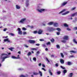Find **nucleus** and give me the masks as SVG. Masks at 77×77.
<instances>
[{"mask_svg": "<svg viewBox=\"0 0 77 77\" xmlns=\"http://www.w3.org/2000/svg\"><path fill=\"white\" fill-rule=\"evenodd\" d=\"M1 57H2V62H1V63H2L3 62H4V61L5 60V59H6V58H9V56H8V55L7 54L3 53L2 54Z\"/></svg>", "mask_w": 77, "mask_h": 77, "instance_id": "obj_1", "label": "nucleus"}, {"mask_svg": "<svg viewBox=\"0 0 77 77\" xmlns=\"http://www.w3.org/2000/svg\"><path fill=\"white\" fill-rule=\"evenodd\" d=\"M47 30L51 32L56 30V29L53 27H48L47 28Z\"/></svg>", "mask_w": 77, "mask_h": 77, "instance_id": "obj_2", "label": "nucleus"}, {"mask_svg": "<svg viewBox=\"0 0 77 77\" xmlns=\"http://www.w3.org/2000/svg\"><path fill=\"white\" fill-rule=\"evenodd\" d=\"M38 12H40V13H42L44 12H45L47 10L45 9H37Z\"/></svg>", "mask_w": 77, "mask_h": 77, "instance_id": "obj_3", "label": "nucleus"}, {"mask_svg": "<svg viewBox=\"0 0 77 77\" xmlns=\"http://www.w3.org/2000/svg\"><path fill=\"white\" fill-rule=\"evenodd\" d=\"M26 20V18H23L22 19L20 20L19 21V23H21L22 24H24V23Z\"/></svg>", "mask_w": 77, "mask_h": 77, "instance_id": "obj_4", "label": "nucleus"}, {"mask_svg": "<svg viewBox=\"0 0 77 77\" xmlns=\"http://www.w3.org/2000/svg\"><path fill=\"white\" fill-rule=\"evenodd\" d=\"M4 42H6V41H7V42H9L10 44H11V43H12V42L9 40L8 38L4 39Z\"/></svg>", "mask_w": 77, "mask_h": 77, "instance_id": "obj_5", "label": "nucleus"}, {"mask_svg": "<svg viewBox=\"0 0 77 77\" xmlns=\"http://www.w3.org/2000/svg\"><path fill=\"white\" fill-rule=\"evenodd\" d=\"M17 30L19 31L18 34L19 35H22V31H21V29L19 28H17Z\"/></svg>", "mask_w": 77, "mask_h": 77, "instance_id": "obj_6", "label": "nucleus"}, {"mask_svg": "<svg viewBox=\"0 0 77 77\" xmlns=\"http://www.w3.org/2000/svg\"><path fill=\"white\" fill-rule=\"evenodd\" d=\"M28 42L30 43V44H35V41L30 40L28 41Z\"/></svg>", "mask_w": 77, "mask_h": 77, "instance_id": "obj_7", "label": "nucleus"}, {"mask_svg": "<svg viewBox=\"0 0 77 77\" xmlns=\"http://www.w3.org/2000/svg\"><path fill=\"white\" fill-rule=\"evenodd\" d=\"M29 0H26V7H28L29 5Z\"/></svg>", "mask_w": 77, "mask_h": 77, "instance_id": "obj_8", "label": "nucleus"}, {"mask_svg": "<svg viewBox=\"0 0 77 77\" xmlns=\"http://www.w3.org/2000/svg\"><path fill=\"white\" fill-rule=\"evenodd\" d=\"M66 4H67V2H65L62 3L61 4V7H63V6H65V5H66Z\"/></svg>", "mask_w": 77, "mask_h": 77, "instance_id": "obj_9", "label": "nucleus"}, {"mask_svg": "<svg viewBox=\"0 0 77 77\" xmlns=\"http://www.w3.org/2000/svg\"><path fill=\"white\" fill-rule=\"evenodd\" d=\"M53 26L54 27H58L59 26V24L57 23H54Z\"/></svg>", "mask_w": 77, "mask_h": 77, "instance_id": "obj_10", "label": "nucleus"}, {"mask_svg": "<svg viewBox=\"0 0 77 77\" xmlns=\"http://www.w3.org/2000/svg\"><path fill=\"white\" fill-rule=\"evenodd\" d=\"M63 39L65 40H68V36L65 35L64 36Z\"/></svg>", "mask_w": 77, "mask_h": 77, "instance_id": "obj_11", "label": "nucleus"}, {"mask_svg": "<svg viewBox=\"0 0 77 77\" xmlns=\"http://www.w3.org/2000/svg\"><path fill=\"white\" fill-rule=\"evenodd\" d=\"M43 32V30L42 29H39L38 30V34H39V35H41L42 33V32Z\"/></svg>", "mask_w": 77, "mask_h": 77, "instance_id": "obj_12", "label": "nucleus"}, {"mask_svg": "<svg viewBox=\"0 0 77 77\" xmlns=\"http://www.w3.org/2000/svg\"><path fill=\"white\" fill-rule=\"evenodd\" d=\"M54 22H51L48 23V25H49V26H51L54 24Z\"/></svg>", "mask_w": 77, "mask_h": 77, "instance_id": "obj_13", "label": "nucleus"}, {"mask_svg": "<svg viewBox=\"0 0 77 77\" xmlns=\"http://www.w3.org/2000/svg\"><path fill=\"white\" fill-rule=\"evenodd\" d=\"M60 62L61 64H64V60L63 59H60Z\"/></svg>", "mask_w": 77, "mask_h": 77, "instance_id": "obj_14", "label": "nucleus"}, {"mask_svg": "<svg viewBox=\"0 0 77 77\" xmlns=\"http://www.w3.org/2000/svg\"><path fill=\"white\" fill-rule=\"evenodd\" d=\"M69 11H67L66 12H65V13L62 14V15H66V14H69Z\"/></svg>", "mask_w": 77, "mask_h": 77, "instance_id": "obj_15", "label": "nucleus"}, {"mask_svg": "<svg viewBox=\"0 0 77 77\" xmlns=\"http://www.w3.org/2000/svg\"><path fill=\"white\" fill-rule=\"evenodd\" d=\"M67 72V71H66V70H63V75H65V73H66Z\"/></svg>", "mask_w": 77, "mask_h": 77, "instance_id": "obj_16", "label": "nucleus"}, {"mask_svg": "<svg viewBox=\"0 0 77 77\" xmlns=\"http://www.w3.org/2000/svg\"><path fill=\"white\" fill-rule=\"evenodd\" d=\"M16 8L17 9H20V6L18 5H16Z\"/></svg>", "mask_w": 77, "mask_h": 77, "instance_id": "obj_17", "label": "nucleus"}, {"mask_svg": "<svg viewBox=\"0 0 77 77\" xmlns=\"http://www.w3.org/2000/svg\"><path fill=\"white\" fill-rule=\"evenodd\" d=\"M76 14H77L76 15H77V12L75 13L74 14H72L71 16V17H74V16H75V15H76Z\"/></svg>", "mask_w": 77, "mask_h": 77, "instance_id": "obj_18", "label": "nucleus"}, {"mask_svg": "<svg viewBox=\"0 0 77 77\" xmlns=\"http://www.w3.org/2000/svg\"><path fill=\"white\" fill-rule=\"evenodd\" d=\"M73 42L75 44H77V40H76V39H73Z\"/></svg>", "mask_w": 77, "mask_h": 77, "instance_id": "obj_19", "label": "nucleus"}, {"mask_svg": "<svg viewBox=\"0 0 77 77\" xmlns=\"http://www.w3.org/2000/svg\"><path fill=\"white\" fill-rule=\"evenodd\" d=\"M70 52L71 54H72V53H76V51H70Z\"/></svg>", "mask_w": 77, "mask_h": 77, "instance_id": "obj_20", "label": "nucleus"}, {"mask_svg": "<svg viewBox=\"0 0 77 77\" xmlns=\"http://www.w3.org/2000/svg\"><path fill=\"white\" fill-rule=\"evenodd\" d=\"M66 11V9H64L62 11H61V12H60L59 13V14H61V13H62L63 12H65V11Z\"/></svg>", "mask_w": 77, "mask_h": 77, "instance_id": "obj_21", "label": "nucleus"}, {"mask_svg": "<svg viewBox=\"0 0 77 77\" xmlns=\"http://www.w3.org/2000/svg\"><path fill=\"white\" fill-rule=\"evenodd\" d=\"M49 72L50 73V74L51 75H53V73L51 72V71L50 69L49 70Z\"/></svg>", "mask_w": 77, "mask_h": 77, "instance_id": "obj_22", "label": "nucleus"}, {"mask_svg": "<svg viewBox=\"0 0 77 77\" xmlns=\"http://www.w3.org/2000/svg\"><path fill=\"white\" fill-rule=\"evenodd\" d=\"M73 74L72 73H71L69 74V77H72V75Z\"/></svg>", "mask_w": 77, "mask_h": 77, "instance_id": "obj_23", "label": "nucleus"}, {"mask_svg": "<svg viewBox=\"0 0 77 77\" xmlns=\"http://www.w3.org/2000/svg\"><path fill=\"white\" fill-rule=\"evenodd\" d=\"M67 64L68 65H72V63H71V62L69 61L67 62Z\"/></svg>", "mask_w": 77, "mask_h": 77, "instance_id": "obj_24", "label": "nucleus"}, {"mask_svg": "<svg viewBox=\"0 0 77 77\" xmlns=\"http://www.w3.org/2000/svg\"><path fill=\"white\" fill-rule=\"evenodd\" d=\"M42 46L43 47H44V48H45L46 47V45H45V43H44L42 45Z\"/></svg>", "mask_w": 77, "mask_h": 77, "instance_id": "obj_25", "label": "nucleus"}, {"mask_svg": "<svg viewBox=\"0 0 77 77\" xmlns=\"http://www.w3.org/2000/svg\"><path fill=\"white\" fill-rule=\"evenodd\" d=\"M39 73L40 75V76H42V72H41V71H39Z\"/></svg>", "mask_w": 77, "mask_h": 77, "instance_id": "obj_26", "label": "nucleus"}, {"mask_svg": "<svg viewBox=\"0 0 77 77\" xmlns=\"http://www.w3.org/2000/svg\"><path fill=\"white\" fill-rule=\"evenodd\" d=\"M32 54V53H31L30 52H29L27 54L28 56H30Z\"/></svg>", "mask_w": 77, "mask_h": 77, "instance_id": "obj_27", "label": "nucleus"}, {"mask_svg": "<svg viewBox=\"0 0 77 77\" xmlns=\"http://www.w3.org/2000/svg\"><path fill=\"white\" fill-rule=\"evenodd\" d=\"M33 74L35 75H38V74H39V73L38 72H34L33 73Z\"/></svg>", "mask_w": 77, "mask_h": 77, "instance_id": "obj_28", "label": "nucleus"}, {"mask_svg": "<svg viewBox=\"0 0 77 77\" xmlns=\"http://www.w3.org/2000/svg\"><path fill=\"white\" fill-rule=\"evenodd\" d=\"M60 54L62 57L63 58V57H64V55H63V53H60Z\"/></svg>", "mask_w": 77, "mask_h": 77, "instance_id": "obj_29", "label": "nucleus"}, {"mask_svg": "<svg viewBox=\"0 0 77 77\" xmlns=\"http://www.w3.org/2000/svg\"><path fill=\"white\" fill-rule=\"evenodd\" d=\"M64 27H68V25H67L66 23H65L64 25Z\"/></svg>", "mask_w": 77, "mask_h": 77, "instance_id": "obj_30", "label": "nucleus"}, {"mask_svg": "<svg viewBox=\"0 0 77 77\" xmlns=\"http://www.w3.org/2000/svg\"><path fill=\"white\" fill-rule=\"evenodd\" d=\"M33 60H34L35 62H36V58L35 57H33Z\"/></svg>", "mask_w": 77, "mask_h": 77, "instance_id": "obj_31", "label": "nucleus"}, {"mask_svg": "<svg viewBox=\"0 0 77 77\" xmlns=\"http://www.w3.org/2000/svg\"><path fill=\"white\" fill-rule=\"evenodd\" d=\"M9 50H11V51H13V49H14V48H8Z\"/></svg>", "mask_w": 77, "mask_h": 77, "instance_id": "obj_32", "label": "nucleus"}, {"mask_svg": "<svg viewBox=\"0 0 77 77\" xmlns=\"http://www.w3.org/2000/svg\"><path fill=\"white\" fill-rule=\"evenodd\" d=\"M56 47L57 48L59 49L60 48V46H59V45H56Z\"/></svg>", "mask_w": 77, "mask_h": 77, "instance_id": "obj_33", "label": "nucleus"}, {"mask_svg": "<svg viewBox=\"0 0 77 77\" xmlns=\"http://www.w3.org/2000/svg\"><path fill=\"white\" fill-rule=\"evenodd\" d=\"M75 9H76V7H74V8H72L71 9V11H74V10H75Z\"/></svg>", "mask_w": 77, "mask_h": 77, "instance_id": "obj_34", "label": "nucleus"}, {"mask_svg": "<svg viewBox=\"0 0 77 77\" xmlns=\"http://www.w3.org/2000/svg\"><path fill=\"white\" fill-rule=\"evenodd\" d=\"M11 58H12V59H17V57L14 56H12Z\"/></svg>", "mask_w": 77, "mask_h": 77, "instance_id": "obj_35", "label": "nucleus"}, {"mask_svg": "<svg viewBox=\"0 0 77 77\" xmlns=\"http://www.w3.org/2000/svg\"><path fill=\"white\" fill-rule=\"evenodd\" d=\"M61 42H63V43H66V41L63 40L61 41Z\"/></svg>", "mask_w": 77, "mask_h": 77, "instance_id": "obj_36", "label": "nucleus"}, {"mask_svg": "<svg viewBox=\"0 0 77 77\" xmlns=\"http://www.w3.org/2000/svg\"><path fill=\"white\" fill-rule=\"evenodd\" d=\"M20 77H26L25 75H20Z\"/></svg>", "mask_w": 77, "mask_h": 77, "instance_id": "obj_37", "label": "nucleus"}, {"mask_svg": "<svg viewBox=\"0 0 77 77\" xmlns=\"http://www.w3.org/2000/svg\"><path fill=\"white\" fill-rule=\"evenodd\" d=\"M60 68H61L63 69H65V68L64 67H63L62 66H60Z\"/></svg>", "mask_w": 77, "mask_h": 77, "instance_id": "obj_38", "label": "nucleus"}, {"mask_svg": "<svg viewBox=\"0 0 77 77\" xmlns=\"http://www.w3.org/2000/svg\"><path fill=\"white\" fill-rule=\"evenodd\" d=\"M31 50H36V49L33 48H31Z\"/></svg>", "mask_w": 77, "mask_h": 77, "instance_id": "obj_39", "label": "nucleus"}, {"mask_svg": "<svg viewBox=\"0 0 77 77\" xmlns=\"http://www.w3.org/2000/svg\"><path fill=\"white\" fill-rule=\"evenodd\" d=\"M56 30L58 31H60V29L59 28H57L56 29Z\"/></svg>", "mask_w": 77, "mask_h": 77, "instance_id": "obj_40", "label": "nucleus"}, {"mask_svg": "<svg viewBox=\"0 0 77 77\" xmlns=\"http://www.w3.org/2000/svg\"><path fill=\"white\" fill-rule=\"evenodd\" d=\"M22 29L23 30H27V29H26V28H25L24 27H23L22 28Z\"/></svg>", "mask_w": 77, "mask_h": 77, "instance_id": "obj_41", "label": "nucleus"}, {"mask_svg": "<svg viewBox=\"0 0 77 77\" xmlns=\"http://www.w3.org/2000/svg\"><path fill=\"white\" fill-rule=\"evenodd\" d=\"M20 59V55H18L17 56V57H16V59Z\"/></svg>", "mask_w": 77, "mask_h": 77, "instance_id": "obj_42", "label": "nucleus"}, {"mask_svg": "<svg viewBox=\"0 0 77 77\" xmlns=\"http://www.w3.org/2000/svg\"><path fill=\"white\" fill-rule=\"evenodd\" d=\"M46 60L47 61H48V62L49 63L50 62V61L49 60H48V58L47 57H46Z\"/></svg>", "mask_w": 77, "mask_h": 77, "instance_id": "obj_43", "label": "nucleus"}, {"mask_svg": "<svg viewBox=\"0 0 77 77\" xmlns=\"http://www.w3.org/2000/svg\"><path fill=\"white\" fill-rule=\"evenodd\" d=\"M50 42H48L47 43H46L47 45H50Z\"/></svg>", "mask_w": 77, "mask_h": 77, "instance_id": "obj_44", "label": "nucleus"}, {"mask_svg": "<svg viewBox=\"0 0 77 77\" xmlns=\"http://www.w3.org/2000/svg\"><path fill=\"white\" fill-rule=\"evenodd\" d=\"M40 41H44V40L42 39H39Z\"/></svg>", "mask_w": 77, "mask_h": 77, "instance_id": "obj_45", "label": "nucleus"}, {"mask_svg": "<svg viewBox=\"0 0 77 77\" xmlns=\"http://www.w3.org/2000/svg\"><path fill=\"white\" fill-rule=\"evenodd\" d=\"M26 34H27L26 32H23V35H26Z\"/></svg>", "mask_w": 77, "mask_h": 77, "instance_id": "obj_46", "label": "nucleus"}, {"mask_svg": "<svg viewBox=\"0 0 77 77\" xmlns=\"http://www.w3.org/2000/svg\"><path fill=\"white\" fill-rule=\"evenodd\" d=\"M73 30H77V27H75L73 28Z\"/></svg>", "mask_w": 77, "mask_h": 77, "instance_id": "obj_47", "label": "nucleus"}, {"mask_svg": "<svg viewBox=\"0 0 77 77\" xmlns=\"http://www.w3.org/2000/svg\"><path fill=\"white\" fill-rule=\"evenodd\" d=\"M36 53L37 55H38V54H39V53H40V52H39V51H38Z\"/></svg>", "mask_w": 77, "mask_h": 77, "instance_id": "obj_48", "label": "nucleus"}, {"mask_svg": "<svg viewBox=\"0 0 77 77\" xmlns=\"http://www.w3.org/2000/svg\"><path fill=\"white\" fill-rule=\"evenodd\" d=\"M51 41L52 42H54V40L53 39H52V40H51Z\"/></svg>", "mask_w": 77, "mask_h": 77, "instance_id": "obj_49", "label": "nucleus"}, {"mask_svg": "<svg viewBox=\"0 0 77 77\" xmlns=\"http://www.w3.org/2000/svg\"><path fill=\"white\" fill-rule=\"evenodd\" d=\"M23 69H21V68H20L19 69H18V70H19V71H21V70H23Z\"/></svg>", "mask_w": 77, "mask_h": 77, "instance_id": "obj_50", "label": "nucleus"}, {"mask_svg": "<svg viewBox=\"0 0 77 77\" xmlns=\"http://www.w3.org/2000/svg\"><path fill=\"white\" fill-rule=\"evenodd\" d=\"M10 35H11V36H14V34L12 33H10Z\"/></svg>", "mask_w": 77, "mask_h": 77, "instance_id": "obj_51", "label": "nucleus"}, {"mask_svg": "<svg viewBox=\"0 0 77 77\" xmlns=\"http://www.w3.org/2000/svg\"><path fill=\"white\" fill-rule=\"evenodd\" d=\"M67 30H68L69 31H70L71 30V29H69V28H67Z\"/></svg>", "mask_w": 77, "mask_h": 77, "instance_id": "obj_52", "label": "nucleus"}, {"mask_svg": "<svg viewBox=\"0 0 77 77\" xmlns=\"http://www.w3.org/2000/svg\"><path fill=\"white\" fill-rule=\"evenodd\" d=\"M30 29H34V26H31V27H30Z\"/></svg>", "mask_w": 77, "mask_h": 77, "instance_id": "obj_53", "label": "nucleus"}, {"mask_svg": "<svg viewBox=\"0 0 77 77\" xmlns=\"http://www.w3.org/2000/svg\"><path fill=\"white\" fill-rule=\"evenodd\" d=\"M57 35H60V32H57Z\"/></svg>", "mask_w": 77, "mask_h": 77, "instance_id": "obj_54", "label": "nucleus"}, {"mask_svg": "<svg viewBox=\"0 0 77 77\" xmlns=\"http://www.w3.org/2000/svg\"><path fill=\"white\" fill-rule=\"evenodd\" d=\"M57 74H59V75L60 74V72L59 71L57 72Z\"/></svg>", "mask_w": 77, "mask_h": 77, "instance_id": "obj_55", "label": "nucleus"}, {"mask_svg": "<svg viewBox=\"0 0 77 77\" xmlns=\"http://www.w3.org/2000/svg\"><path fill=\"white\" fill-rule=\"evenodd\" d=\"M35 45L37 46H39V45H40L39 44H35Z\"/></svg>", "mask_w": 77, "mask_h": 77, "instance_id": "obj_56", "label": "nucleus"}, {"mask_svg": "<svg viewBox=\"0 0 77 77\" xmlns=\"http://www.w3.org/2000/svg\"><path fill=\"white\" fill-rule=\"evenodd\" d=\"M42 69L43 70H44V71H46V70H45V69H44V68H42Z\"/></svg>", "mask_w": 77, "mask_h": 77, "instance_id": "obj_57", "label": "nucleus"}, {"mask_svg": "<svg viewBox=\"0 0 77 77\" xmlns=\"http://www.w3.org/2000/svg\"><path fill=\"white\" fill-rule=\"evenodd\" d=\"M6 30H7V28H5V29H4V32H6Z\"/></svg>", "mask_w": 77, "mask_h": 77, "instance_id": "obj_58", "label": "nucleus"}, {"mask_svg": "<svg viewBox=\"0 0 77 77\" xmlns=\"http://www.w3.org/2000/svg\"><path fill=\"white\" fill-rule=\"evenodd\" d=\"M71 57H74V56L73 55L70 56L69 58H70Z\"/></svg>", "mask_w": 77, "mask_h": 77, "instance_id": "obj_59", "label": "nucleus"}, {"mask_svg": "<svg viewBox=\"0 0 77 77\" xmlns=\"http://www.w3.org/2000/svg\"><path fill=\"white\" fill-rule=\"evenodd\" d=\"M45 51H48V48H46L45 49Z\"/></svg>", "mask_w": 77, "mask_h": 77, "instance_id": "obj_60", "label": "nucleus"}, {"mask_svg": "<svg viewBox=\"0 0 77 77\" xmlns=\"http://www.w3.org/2000/svg\"><path fill=\"white\" fill-rule=\"evenodd\" d=\"M37 31H35L34 32V33L35 34H36V33H37Z\"/></svg>", "mask_w": 77, "mask_h": 77, "instance_id": "obj_61", "label": "nucleus"}, {"mask_svg": "<svg viewBox=\"0 0 77 77\" xmlns=\"http://www.w3.org/2000/svg\"><path fill=\"white\" fill-rule=\"evenodd\" d=\"M42 66L43 67H45V65L44 64H42Z\"/></svg>", "mask_w": 77, "mask_h": 77, "instance_id": "obj_62", "label": "nucleus"}, {"mask_svg": "<svg viewBox=\"0 0 77 77\" xmlns=\"http://www.w3.org/2000/svg\"><path fill=\"white\" fill-rule=\"evenodd\" d=\"M56 66L57 67L58 66H59V65H58V64L57 63H56Z\"/></svg>", "mask_w": 77, "mask_h": 77, "instance_id": "obj_63", "label": "nucleus"}, {"mask_svg": "<svg viewBox=\"0 0 77 77\" xmlns=\"http://www.w3.org/2000/svg\"><path fill=\"white\" fill-rule=\"evenodd\" d=\"M38 66H41V63H39L38 64Z\"/></svg>", "mask_w": 77, "mask_h": 77, "instance_id": "obj_64", "label": "nucleus"}]
</instances>
